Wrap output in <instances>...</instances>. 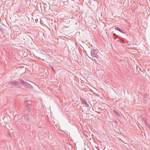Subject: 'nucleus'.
Returning <instances> with one entry per match:
<instances>
[{
	"label": "nucleus",
	"mask_w": 150,
	"mask_h": 150,
	"mask_svg": "<svg viewBox=\"0 0 150 150\" xmlns=\"http://www.w3.org/2000/svg\"><path fill=\"white\" fill-rule=\"evenodd\" d=\"M18 81L21 83H22L23 85L24 84V83H25V81H23L21 79H19Z\"/></svg>",
	"instance_id": "1a4fd4ad"
},
{
	"label": "nucleus",
	"mask_w": 150,
	"mask_h": 150,
	"mask_svg": "<svg viewBox=\"0 0 150 150\" xmlns=\"http://www.w3.org/2000/svg\"><path fill=\"white\" fill-rule=\"evenodd\" d=\"M50 67L54 71V70L53 67L52 65H50Z\"/></svg>",
	"instance_id": "4468645a"
},
{
	"label": "nucleus",
	"mask_w": 150,
	"mask_h": 150,
	"mask_svg": "<svg viewBox=\"0 0 150 150\" xmlns=\"http://www.w3.org/2000/svg\"><path fill=\"white\" fill-rule=\"evenodd\" d=\"M113 36L114 37V39H116V38H115V36H116L117 35H116V34L115 33H113Z\"/></svg>",
	"instance_id": "ddd939ff"
},
{
	"label": "nucleus",
	"mask_w": 150,
	"mask_h": 150,
	"mask_svg": "<svg viewBox=\"0 0 150 150\" xmlns=\"http://www.w3.org/2000/svg\"><path fill=\"white\" fill-rule=\"evenodd\" d=\"M144 100L145 101L148 100V98L146 94H144Z\"/></svg>",
	"instance_id": "6e6552de"
},
{
	"label": "nucleus",
	"mask_w": 150,
	"mask_h": 150,
	"mask_svg": "<svg viewBox=\"0 0 150 150\" xmlns=\"http://www.w3.org/2000/svg\"><path fill=\"white\" fill-rule=\"evenodd\" d=\"M115 29L119 31L121 33H122L121 30L118 27H115Z\"/></svg>",
	"instance_id": "9b49d317"
},
{
	"label": "nucleus",
	"mask_w": 150,
	"mask_h": 150,
	"mask_svg": "<svg viewBox=\"0 0 150 150\" xmlns=\"http://www.w3.org/2000/svg\"><path fill=\"white\" fill-rule=\"evenodd\" d=\"M24 119L25 121H28L30 118L29 115H25L24 116Z\"/></svg>",
	"instance_id": "39448f33"
},
{
	"label": "nucleus",
	"mask_w": 150,
	"mask_h": 150,
	"mask_svg": "<svg viewBox=\"0 0 150 150\" xmlns=\"http://www.w3.org/2000/svg\"><path fill=\"white\" fill-rule=\"evenodd\" d=\"M145 124L146 126L150 130V125L149 123L146 120L145 121Z\"/></svg>",
	"instance_id": "423d86ee"
},
{
	"label": "nucleus",
	"mask_w": 150,
	"mask_h": 150,
	"mask_svg": "<svg viewBox=\"0 0 150 150\" xmlns=\"http://www.w3.org/2000/svg\"><path fill=\"white\" fill-rule=\"evenodd\" d=\"M142 120H143V121L144 122H145V120H145L144 118V119H143Z\"/></svg>",
	"instance_id": "dca6fc26"
},
{
	"label": "nucleus",
	"mask_w": 150,
	"mask_h": 150,
	"mask_svg": "<svg viewBox=\"0 0 150 150\" xmlns=\"http://www.w3.org/2000/svg\"><path fill=\"white\" fill-rule=\"evenodd\" d=\"M10 83H11L13 86H17L18 85V82L15 81H11Z\"/></svg>",
	"instance_id": "20e7f679"
},
{
	"label": "nucleus",
	"mask_w": 150,
	"mask_h": 150,
	"mask_svg": "<svg viewBox=\"0 0 150 150\" xmlns=\"http://www.w3.org/2000/svg\"><path fill=\"white\" fill-rule=\"evenodd\" d=\"M23 85L27 86H31V85L29 83L25 81Z\"/></svg>",
	"instance_id": "9d476101"
},
{
	"label": "nucleus",
	"mask_w": 150,
	"mask_h": 150,
	"mask_svg": "<svg viewBox=\"0 0 150 150\" xmlns=\"http://www.w3.org/2000/svg\"><path fill=\"white\" fill-rule=\"evenodd\" d=\"M81 100L82 103L85 105V106H89L88 104L87 103L86 101L83 98H81Z\"/></svg>",
	"instance_id": "7ed1b4c3"
},
{
	"label": "nucleus",
	"mask_w": 150,
	"mask_h": 150,
	"mask_svg": "<svg viewBox=\"0 0 150 150\" xmlns=\"http://www.w3.org/2000/svg\"><path fill=\"white\" fill-rule=\"evenodd\" d=\"M114 114L117 117H119L120 116V114L115 110H114L113 111Z\"/></svg>",
	"instance_id": "0eeeda50"
},
{
	"label": "nucleus",
	"mask_w": 150,
	"mask_h": 150,
	"mask_svg": "<svg viewBox=\"0 0 150 150\" xmlns=\"http://www.w3.org/2000/svg\"><path fill=\"white\" fill-rule=\"evenodd\" d=\"M91 56L92 58H94V57L96 58H98V56L97 55L98 52L97 50L92 49L91 50Z\"/></svg>",
	"instance_id": "f257e3e1"
},
{
	"label": "nucleus",
	"mask_w": 150,
	"mask_h": 150,
	"mask_svg": "<svg viewBox=\"0 0 150 150\" xmlns=\"http://www.w3.org/2000/svg\"><path fill=\"white\" fill-rule=\"evenodd\" d=\"M25 102L26 106V109H27L28 112L30 111V104L31 102L29 101H25Z\"/></svg>",
	"instance_id": "f03ea898"
},
{
	"label": "nucleus",
	"mask_w": 150,
	"mask_h": 150,
	"mask_svg": "<svg viewBox=\"0 0 150 150\" xmlns=\"http://www.w3.org/2000/svg\"><path fill=\"white\" fill-rule=\"evenodd\" d=\"M17 86L18 88H21L22 87V85L21 84H20L19 83H18V86Z\"/></svg>",
	"instance_id": "f8f14e48"
},
{
	"label": "nucleus",
	"mask_w": 150,
	"mask_h": 150,
	"mask_svg": "<svg viewBox=\"0 0 150 150\" xmlns=\"http://www.w3.org/2000/svg\"><path fill=\"white\" fill-rule=\"evenodd\" d=\"M121 41V42L123 43H125L124 41V40H120Z\"/></svg>",
	"instance_id": "2eb2a0df"
}]
</instances>
